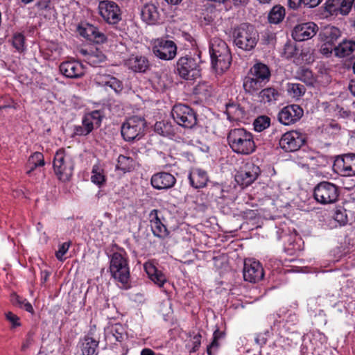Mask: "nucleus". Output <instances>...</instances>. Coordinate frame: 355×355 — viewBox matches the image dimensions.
<instances>
[{"mask_svg":"<svg viewBox=\"0 0 355 355\" xmlns=\"http://www.w3.org/2000/svg\"><path fill=\"white\" fill-rule=\"evenodd\" d=\"M12 304L21 309H25L31 313H34V309L32 304L28 302L26 299H24L16 294H15L14 298L12 299Z\"/></svg>","mask_w":355,"mask_h":355,"instance_id":"79ce46f5","label":"nucleus"},{"mask_svg":"<svg viewBox=\"0 0 355 355\" xmlns=\"http://www.w3.org/2000/svg\"><path fill=\"white\" fill-rule=\"evenodd\" d=\"M318 31V25L313 21L302 23L294 27L292 37L295 41L303 42L312 38Z\"/></svg>","mask_w":355,"mask_h":355,"instance_id":"dca6fc26","label":"nucleus"},{"mask_svg":"<svg viewBox=\"0 0 355 355\" xmlns=\"http://www.w3.org/2000/svg\"><path fill=\"white\" fill-rule=\"evenodd\" d=\"M52 0H37L35 6L40 10H49L51 9Z\"/></svg>","mask_w":355,"mask_h":355,"instance_id":"4d7b16f0","label":"nucleus"},{"mask_svg":"<svg viewBox=\"0 0 355 355\" xmlns=\"http://www.w3.org/2000/svg\"><path fill=\"white\" fill-rule=\"evenodd\" d=\"M150 183L157 190L168 189L175 184L176 178L169 173L159 172L151 177Z\"/></svg>","mask_w":355,"mask_h":355,"instance_id":"aec40b11","label":"nucleus"},{"mask_svg":"<svg viewBox=\"0 0 355 355\" xmlns=\"http://www.w3.org/2000/svg\"><path fill=\"white\" fill-rule=\"evenodd\" d=\"M70 246V243H63L60 245L58 251L55 252L56 258L60 261H63V256L67 253Z\"/></svg>","mask_w":355,"mask_h":355,"instance_id":"5fc2aeb1","label":"nucleus"},{"mask_svg":"<svg viewBox=\"0 0 355 355\" xmlns=\"http://www.w3.org/2000/svg\"><path fill=\"white\" fill-rule=\"evenodd\" d=\"M6 319L8 321L10 324V329H15L21 325L20 322V318L15 313L11 311H8L5 313Z\"/></svg>","mask_w":355,"mask_h":355,"instance_id":"603ef678","label":"nucleus"},{"mask_svg":"<svg viewBox=\"0 0 355 355\" xmlns=\"http://www.w3.org/2000/svg\"><path fill=\"white\" fill-rule=\"evenodd\" d=\"M322 0H304V6L308 8H315L318 6Z\"/></svg>","mask_w":355,"mask_h":355,"instance_id":"69168bd1","label":"nucleus"},{"mask_svg":"<svg viewBox=\"0 0 355 355\" xmlns=\"http://www.w3.org/2000/svg\"><path fill=\"white\" fill-rule=\"evenodd\" d=\"M99 14L110 24H116L121 20V10L116 3L103 0L98 3Z\"/></svg>","mask_w":355,"mask_h":355,"instance_id":"ddd939ff","label":"nucleus"},{"mask_svg":"<svg viewBox=\"0 0 355 355\" xmlns=\"http://www.w3.org/2000/svg\"><path fill=\"white\" fill-rule=\"evenodd\" d=\"M95 125L90 121L85 115L83 119L82 125H76L74 128V134L78 136L89 135L94 128Z\"/></svg>","mask_w":355,"mask_h":355,"instance_id":"c9c22d12","label":"nucleus"},{"mask_svg":"<svg viewBox=\"0 0 355 355\" xmlns=\"http://www.w3.org/2000/svg\"><path fill=\"white\" fill-rule=\"evenodd\" d=\"M261 173L260 168L254 164H246L235 175L236 182L242 187L251 184Z\"/></svg>","mask_w":355,"mask_h":355,"instance_id":"2eb2a0df","label":"nucleus"},{"mask_svg":"<svg viewBox=\"0 0 355 355\" xmlns=\"http://www.w3.org/2000/svg\"><path fill=\"white\" fill-rule=\"evenodd\" d=\"M144 268L149 278L159 287L166 282L165 275L151 263H146Z\"/></svg>","mask_w":355,"mask_h":355,"instance_id":"c85d7f7f","label":"nucleus"},{"mask_svg":"<svg viewBox=\"0 0 355 355\" xmlns=\"http://www.w3.org/2000/svg\"><path fill=\"white\" fill-rule=\"evenodd\" d=\"M262 40L265 44H274L276 41V35L272 32L266 31L263 33Z\"/></svg>","mask_w":355,"mask_h":355,"instance_id":"6e6d98bb","label":"nucleus"},{"mask_svg":"<svg viewBox=\"0 0 355 355\" xmlns=\"http://www.w3.org/2000/svg\"><path fill=\"white\" fill-rule=\"evenodd\" d=\"M218 340L213 338L211 343L207 347V353L208 355H212V349H217L219 347Z\"/></svg>","mask_w":355,"mask_h":355,"instance_id":"e2e57ef3","label":"nucleus"},{"mask_svg":"<svg viewBox=\"0 0 355 355\" xmlns=\"http://www.w3.org/2000/svg\"><path fill=\"white\" fill-rule=\"evenodd\" d=\"M270 125V118L266 115L257 116L254 122V129L257 132H262Z\"/></svg>","mask_w":355,"mask_h":355,"instance_id":"4c0bfd02","label":"nucleus"},{"mask_svg":"<svg viewBox=\"0 0 355 355\" xmlns=\"http://www.w3.org/2000/svg\"><path fill=\"white\" fill-rule=\"evenodd\" d=\"M116 168L124 173L132 171L135 168V162L130 157L120 155L117 159Z\"/></svg>","mask_w":355,"mask_h":355,"instance_id":"f704fd0d","label":"nucleus"},{"mask_svg":"<svg viewBox=\"0 0 355 355\" xmlns=\"http://www.w3.org/2000/svg\"><path fill=\"white\" fill-rule=\"evenodd\" d=\"M286 15L284 6L278 4L272 7L268 13V20L270 24H278L281 23Z\"/></svg>","mask_w":355,"mask_h":355,"instance_id":"473e14b6","label":"nucleus"},{"mask_svg":"<svg viewBox=\"0 0 355 355\" xmlns=\"http://www.w3.org/2000/svg\"><path fill=\"white\" fill-rule=\"evenodd\" d=\"M225 113L230 121H242L247 118L245 108L235 103H229L226 105Z\"/></svg>","mask_w":355,"mask_h":355,"instance_id":"393cba45","label":"nucleus"},{"mask_svg":"<svg viewBox=\"0 0 355 355\" xmlns=\"http://www.w3.org/2000/svg\"><path fill=\"white\" fill-rule=\"evenodd\" d=\"M110 333L115 340L119 343L124 340L126 337V333L124 327L121 324H115L112 326Z\"/></svg>","mask_w":355,"mask_h":355,"instance_id":"a19ab883","label":"nucleus"},{"mask_svg":"<svg viewBox=\"0 0 355 355\" xmlns=\"http://www.w3.org/2000/svg\"><path fill=\"white\" fill-rule=\"evenodd\" d=\"M224 189L222 184L213 183L209 188L207 195L215 199H223L225 198Z\"/></svg>","mask_w":355,"mask_h":355,"instance_id":"ea45409f","label":"nucleus"},{"mask_svg":"<svg viewBox=\"0 0 355 355\" xmlns=\"http://www.w3.org/2000/svg\"><path fill=\"white\" fill-rule=\"evenodd\" d=\"M85 116L90 119L95 127L98 128L101 123L103 116L99 110H94L92 112L85 114Z\"/></svg>","mask_w":355,"mask_h":355,"instance_id":"3c124183","label":"nucleus"},{"mask_svg":"<svg viewBox=\"0 0 355 355\" xmlns=\"http://www.w3.org/2000/svg\"><path fill=\"white\" fill-rule=\"evenodd\" d=\"M194 95L201 100H207L213 96L214 88L212 84L207 81L199 82L193 89Z\"/></svg>","mask_w":355,"mask_h":355,"instance_id":"cd10ccee","label":"nucleus"},{"mask_svg":"<svg viewBox=\"0 0 355 355\" xmlns=\"http://www.w3.org/2000/svg\"><path fill=\"white\" fill-rule=\"evenodd\" d=\"M201 338H202V336L200 333H198V334L195 335L193 337V339H192L193 347L191 350V352H196V351L198 350V349L201 345Z\"/></svg>","mask_w":355,"mask_h":355,"instance_id":"bf43d9fd","label":"nucleus"},{"mask_svg":"<svg viewBox=\"0 0 355 355\" xmlns=\"http://www.w3.org/2000/svg\"><path fill=\"white\" fill-rule=\"evenodd\" d=\"M287 89L294 97L302 96L306 92L305 87L300 83H288Z\"/></svg>","mask_w":355,"mask_h":355,"instance_id":"c03bdc74","label":"nucleus"},{"mask_svg":"<svg viewBox=\"0 0 355 355\" xmlns=\"http://www.w3.org/2000/svg\"><path fill=\"white\" fill-rule=\"evenodd\" d=\"M243 272L244 280L251 283H256L264 277L263 268L261 263L252 259L245 261Z\"/></svg>","mask_w":355,"mask_h":355,"instance_id":"f3484780","label":"nucleus"},{"mask_svg":"<svg viewBox=\"0 0 355 355\" xmlns=\"http://www.w3.org/2000/svg\"><path fill=\"white\" fill-rule=\"evenodd\" d=\"M29 162H34L37 165L43 166L45 164L44 155L42 153L35 152L31 155L28 159Z\"/></svg>","mask_w":355,"mask_h":355,"instance_id":"864d4df0","label":"nucleus"},{"mask_svg":"<svg viewBox=\"0 0 355 355\" xmlns=\"http://www.w3.org/2000/svg\"><path fill=\"white\" fill-rule=\"evenodd\" d=\"M87 59L89 64L94 67H98L99 64L105 61V56L102 53L98 54L92 53L88 54Z\"/></svg>","mask_w":355,"mask_h":355,"instance_id":"8fccbe9b","label":"nucleus"},{"mask_svg":"<svg viewBox=\"0 0 355 355\" xmlns=\"http://www.w3.org/2000/svg\"><path fill=\"white\" fill-rule=\"evenodd\" d=\"M104 85L109 86L114 89L116 92H120L123 89V85L120 80L116 78L111 76H107L104 81Z\"/></svg>","mask_w":355,"mask_h":355,"instance_id":"a18cd8bd","label":"nucleus"},{"mask_svg":"<svg viewBox=\"0 0 355 355\" xmlns=\"http://www.w3.org/2000/svg\"><path fill=\"white\" fill-rule=\"evenodd\" d=\"M154 130L157 133L164 137L173 136L175 134L171 123L165 121H157L155 124Z\"/></svg>","mask_w":355,"mask_h":355,"instance_id":"72a5a7b5","label":"nucleus"},{"mask_svg":"<svg viewBox=\"0 0 355 355\" xmlns=\"http://www.w3.org/2000/svg\"><path fill=\"white\" fill-rule=\"evenodd\" d=\"M74 168L73 158L67 155L64 148H60L54 156L53 169L58 178L62 182L69 181Z\"/></svg>","mask_w":355,"mask_h":355,"instance_id":"0eeeda50","label":"nucleus"},{"mask_svg":"<svg viewBox=\"0 0 355 355\" xmlns=\"http://www.w3.org/2000/svg\"><path fill=\"white\" fill-rule=\"evenodd\" d=\"M271 72L269 67L261 62L254 64L244 78L243 87L245 93L250 95L257 94L269 82Z\"/></svg>","mask_w":355,"mask_h":355,"instance_id":"f03ea898","label":"nucleus"},{"mask_svg":"<svg viewBox=\"0 0 355 355\" xmlns=\"http://www.w3.org/2000/svg\"><path fill=\"white\" fill-rule=\"evenodd\" d=\"M146 128V121L144 117L132 116L122 124L121 136L128 142L138 141L144 136Z\"/></svg>","mask_w":355,"mask_h":355,"instance_id":"423d86ee","label":"nucleus"},{"mask_svg":"<svg viewBox=\"0 0 355 355\" xmlns=\"http://www.w3.org/2000/svg\"><path fill=\"white\" fill-rule=\"evenodd\" d=\"M350 162H351V154L345 155L343 157H338L334 162V167L337 168L338 171L343 173L345 176L352 175V171H350Z\"/></svg>","mask_w":355,"mask_h":355,"instance_id":"7c9ffc66","label":"nucleus"},{"mask_svg":"<svg viewBox=\"0 0 355 355\" xmlns=\"http://www.w3.org/2000/svg\"><path fill=\"white\" fill-rule=\"evenodd\" d=\"M304 4V0H288V6L293 10H297L302 4Z\"/></svg>","mask_w":355,"mask_h":355,"instance_id":"0e129e2a","label":"nucleus"},{"mask_svg":"<svg viewBox=\"0 0 355 355\" xmlns=\"http://www.w3.org/2000/svg\"><path fill=\"white\" fill-rule=\"evenodd\" d=\"M151 230L153 235L160 239H165L169 234L168 230L162 221L152 225Z\"/></svg>","mask_w":355,"mask_h":355,"instance_id":"58836bf2","label":"nucleus"},{"mask_svg":"<svg viewBox=\"0 0 355 355\" xmlns=\"http://www.w3.org/2000/svg\"><path fill=\"white\" fill-rule=\"evenodd\" d=\"M339 195L338 187L327 181L318 183L313 190L314 198L318 202L322 205L336 202L338 200Z\"/></svg>","mask_w":355,"mask_h":355,"instance_id":"1a4fd4ad","label":"nucleus"},{"mask_svg":"<svg viewBox=\"0 0 355 355\" xmlns=\"http://www.w3.org/2000/svg\"><path fill=\"white\" fill-rule=\"evenodd\" d=\"M233 42L236 46L243 51H251L256 46L259 35L253 25L242 23L233 28Z\"/></svg>","mask_w":355,"mask_h":355,"instance_id":"20e7f679","label":"nucleus"},{"mask_svg":"<svg viewBox=\"0 0 355 355\" xmlns=\"http://www.w3.org/2000/svg\"><path fill=\"white\" fill-rule=\"evenodd\" d=\"M80 343L82 355H98L99 340L92 337L91 331L84 336Z\"/></svg>","mask_w":355,"mask_h":355,"instance_id":"5701e85b","label":"nucleus"},{"mask_svg":"<svg viewBox=\"0 0 355 355\" xmlns=\"http://www.w3.org/2000/svg\"><path fill=\"white\" fill-rule=\"evenodd\" d=\"M159 210L153 209L149 214V220L150 223V226L155 223H157L161 222V219L158 216Z\"/></svg>","mask_w":355,"mask_h":355,"instance_id":"052dcab7","label":"nucleus"},{"mask_svg":"<svg viewBox=\"0 0 355 355\" xmlns=\"http://www.w3.org/2000/svg\"><path fill=\"white\" fill-rule=\"evenodd\" d=\"M77 31L87 40L96 43L103 44L106 42L107 37L99 31L98 28L88 23H81L77 27Z\"/></svg>","mask_w":355,"mask_h":355,"instance_id":"a211bd4d","label":"nucleus"},{"mask_svg":"<svg viewBox=\"0 0 355 355\" xmlns=\"http://www.w3.org/2000/svg\"><path fill=\"white\" fill-rule=\"evenodd\" d=\"M304 114L303 109L297 104L284 107L278 113V121L283 125H291L297 122Z\"/></svg>","mask_w":355,"mask_h":355,"instance_id":"4468645a","label":"nucleus"},{"mask_svg":"<svg viewBox=\"0 0 355 355\" xmlns=\"http://www.w3.org/2000/svg\"><path fill=\"white\" fill-rule=\"evenodd\" d=\"M350 171H352V175H355V155H351L350 162Z\"/></svg>","mask_w":355,"mask_h":355,"instance_id":"774afa93","label":"nucleus"},{"mask_svg":"<svg viewBox=\"0 0 355 355\" xmlns=\"http://www.w3.org/2000/svg\"><path fill=\"white\" fill-rule=\"evenodd\" d=\"M153 52L155 55L161 60H170L173 59L177 54V46L172 40L163 37L154 40Z\"/></svg>","mask_w":355,"mask_h":355,"instance_id":"f8f14e48","label":"nucleus"},{"mask_svg":"<svg viewBox=\"0 0 355 355\" xmlns=\"http://www.w3.org/2000/svg\"><path fill=\"white\" fill-rule=\"evenodd\" d=\"M298 49L296 46L291 42H286L284 47L283 55L287 58H292L297 55Z\"/></svg>","mask_w":355,"mask_h":355,"instance_id":"09e8293b","label":"nucleus"},{"mask_svg":"<svg viewBox=\"0 0 355 355\" xmlns=\"http://www.w3.org/2000/svg\"><path fill=\"white\" fill-rule=\"evenodd\" d=\"M279 96L280 93L279 91L273 87L264 88L259 92L260 101L264 103L275 102L278 100Z\"/></svg>","mask_w":355,"mask_h":355,"instance_id":"2f4dec72","label":"nucleus"},{"mask_svg":"<svg viewBox=\"0 0 355 355\" xmlns=\"http://www.w3.org/2000/svg\"><path fill=\"white\" fill-rule=\"evenodd\" d=\"M354 0H327L325 3V10L331 14L336 13L338 10L348 13Z\"/></svg>","mask_w":355,"mask_h":355,"instance_id":"a878e982","label":"nucleus"},{"mask_svg":"<svg viewBox=\"0 0 355 355\" xmlns=\"http://www.w3.org/2000/svg\"><path fill=\"white\" fill-rule=\"evenodd\" d=\"M141 17L147 24H156L159 19V12L157 6L153 3L145 4L141 10Z\"/></svg>","mask_w":355,"mask_h":355,"instance_id":"b1692460","label":"nucleus"},{"mask_svg":"<svg viewBox=\"0 0 355 355\" xmlns=\"http://www.w3.org/2000/svg\"><path fill=\"white\" fill-rule=\"evenodd\" d=\"M175 72L186 80H194L201 76V69L196 59L189 55L180 57L178 60Z\"/></svg>","mask_w":355,"mask_h":355,"instance_id":"6e6552de","label":"nucleus"},{"mask_svg":"<svg viewBox=\"0 0 355 355\" xmlns=\"http://www.w3.org/2000/svg\"><path fill=\"white\" fill-rule=\"evenodd\" d=\"M335 46H329V44L324 43L322 45L320 48V53L326 56H329L332 52L334 51V48Z\"/></svg>","mask_w":355,"mask_h":355,"instance_id":"680f3d73","label":"nucleus"},{"mask_svg":"<svg viewBox=\"0 0 355 355\" xmlns=\"http://www.w3.org/2000/svg\"><path fill=\"white\" fill-rule=\"evenodd\" d=\"M299 79L306 83L307 85H313L315 82V78L313 72L307 69L302 68L298 73Z\"/></svg>","mask_w":355,"mask_h":355,"instance_id":"37998d69","label":"nucleus"},{"mask_svg":"<svg viewBox=\"0 0 355 355\" xmlns=\"http://www.w3.org/2000/svg\"><path fill=\"white\" fill-rule=\"evenodd\" d=\"M355 51V41L344 40L334 46V51L336 57L345 58L350 55Z\"/></svg>","mask_w":355,"mask_h":355,"instance_id":"c756f323","label":"nucleus"},{"mask_svg":"<svg viewBox=\"0 0 355 355\" xmlns=\"http://www.w3.org/2000/svg\"><path fill=\"white\" fill-rule=\"evenodd\" d=\"M60 71L64 76L69 78H78L85 75L83 65L76 60L65 61L60 64Z\"/></svg>","mask_w":355,"mask_h":355,"instance_id":"6ab92c4d","label":"nucleus"},{"mask_svg":"<svg viewBox=\"0 0 355 355\" xmlns=\"http://www.w3.org/2000/svg\"><path fill=\"white\" fill-rule=\"evenodd\" d=\"M209 53L212 68L217 73H223L227 70L232 63V54L226 42L220 39L211 40Z\"/></svg>","mask_w":355,"mask_h":355,"instance_id":"7ed1b4c3","label":"nucleus"},{"mask_svg":"<svg viewBox=\"0 0 355 355\" xmlns=\"http://www.w3.org/2000/svg\"><path fill=\"white\" fill-rule=\"evenodd\" d=\"M171 114L175 122L185 128H192L197 124L196 112L187 105H175L173 107Z\"/></svg>","mask_w":355,"mask_h":355,"instance_id":"9d476101","label":"nucleus"},{"mask_svg":"<svg viewBox=\"0 0 355 355\" xmlns=\"http://www.w3.org/2000/svg\"><path fill=\"white\" fill-rule=\"evenodd\" d=\"M92 173V182L98 185L99 187H102L106 181V178L104 175L103 170L100 168L98 165H94L93 166Z\"/></svg>","mask_w":355,"mask_h":355,"instance_id":"e433bc0d","label":"nucleus"},{"mask_svg":"<svg viewBox=\"0 0 355 355\" xmlns=\"http://www.w3.org/2000/svg\"><path fill=\"white\" fill-rule=\"evenodd\" d=\"M306 142V136L296 130L283 134L279 141V147L285 152H295Z\"/></svg>","mask_w":355,"mask_h":355,"instance_id":"9b49d317","label":"nucleus"},{"mask_svg":"<svg viewBox=\"0 0 355 355\" xmlns=\"http://www.w3.org/2000/svg\"><path fill=\"white\" fill-rule=\"evenodd\" d=\"M33 335L34 334L32 332H28L26 335V339L22 343L21 345V350L26 351L28 348H29L33 343L34 339H33Z\"/></svg>","mask_w":355,"mask_h":355,"instance_id":"13d9d810","label":"nucleus"},{"mask_svg":"<svg viewBox=\"0 0 355 355\" xmlns=\"http://www.w3.org/2000/svg\"><path fill=\"white\" fill-rule=\"evenodd\" d=\"M189 182L195 189H201L207 185L209 180L207 173L202 169H196L189 175Z\"/></svg>","mask_w":355,"mask_h":355,"instance_id":"bb28decb","label":"nucleus"},{"mask_svg":"<svg viewBox=\"0 0 355 355\" xmlns=\"http://www.w3.org/2000/svg\"><path fill=\"white\" fill-rule=\"evenodd\" d=\"M125 65L135 72L145 73L150 69V62L147 58L132 55L125 60Z\"/></svg>","mask_w":355,"mask_h":355,"instance_id":"412c9836","label":"nucleus"},{"mask_svg":"<svg viewBox=\"0 0 355 355\" xmlns=\"http://www.w3.org/2000/svg\"><path fill=\"white\" fill-rule=\"evenodd\" d=\"M227 139L230 148L238 155H249L256 150L254 135L243 128L231 129Z\"/></svg>","mask_w":355,"mask_h":355,"instance_id":"f257e3e1","label":"nucleus"},{"mask_svg":"<svg viewBox=\"0 0 355 355\" xmlns=\"http://www.w3.org/2000/svg\"><path fill=\"white\" fill-rule=\"evenodd\" d=\"M320 40L329 44V46H336V42L341 36V31L334 26H324L319 33Z\"/></svg>","mask_w":355,"mask_h":355,"instance_id":"4be33fe9","label":"nucleus"},{"mask_svg":"<svg viewBox=\"0 0 355 355\" xmlns=\"http://www.w3.org/2000/svg\"><path fill=\"white\" fill-rule=\"evenodd\" d=\"M334 218L340 225H345L348 222L346 209L343 207L336 209Z\"/></svg>","mask_w":355,"mask_h":355,"instance_id":"49530a36","label":"nucleus"},{"mask_svg":"<svg viewBox=\"0 0 355 355\" xmlns=\"http://www.w3.org/2000/svg\"><path fill=\"white\" fill-rule=\"evenodd\" d=\"M40 166V165L36 164L34 162H29L26 164V168H28L26 173L30 175L37 167Z\"/></svg>","mask_w":355,"mask_h":355,"instance_id":"338daca9","label":"nucleus"},{"mask_svg":"<svg viewBox=\"0 0 355 355\" xmlns=\"http://www.w3.org/2000/svg\"><path fill=\"white\" fill-rule=\"evenodd\" d=\"M110 272L111 276L122 284L124 287L129 284L130 274L128 258L126 252L121 248L119 252H114L110 257Z\"/></svg>","mask_w":355,"mask_h":355,"instance_id":"39448f33","label":"nucleus"},{"mask_svg":"<svg viewBox=\"0 0 355 355\" xmlns=\"http://www.w3.org/2000/svg\"><path fill=\"white\" fill-rule=\"evenodd\" d=\"M25 37L22 33H16L12 37V46L20 52L24 50Z\"/></svg>","mask_w":355,"mask_h":355,"instance_id":"de8ad7c7","label":"nucleus"}]
</instances>
